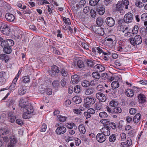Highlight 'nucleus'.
<instances>
[{
    "label": "nucleus",
    "mask_w": 147,
    "mask_h": 147,
    "mask_svg": "<svg viewBox=\"0 0 147 147\" xmlns=\"http://www.w3.org/2000/svg\"><path fill=\"white\" fill-rule=\"evenodd\" d=\"M131 43L134 46L140 44L142 41V39L141 36L137 35L134 38H130L129 39Z\"/></svg>",
    "instance_id": "f257e3e1"
},
{
    "label": "nucleus",
    "mask_w": 147,
    "mask_h": 147,
    "mask_svg": "<svg viewBox=\"0 0 147 147\" xmlns=\"http://www.w3.org/2000/svg\"><path fill=\"white\" fill-rule=\"evenodd\" d=\"M90 28L94 32L99 35L103 36L104 34L103 29L99 26L93 25L90 27Z\"/></svg>",
    "instance_id": "f03ea898"
},
{
    "label": "nucleus",
    "mask_w": 147,
    "mask_h": 147,
    "mask_svg": "<svg viewBox=\"0 0 147 147\" xmlns=\"http://www.w3.org/2000/svg\"><path fill=\"white\" fill-rule=\"evenodd\" d=\"M0 30L2 33L5 35H8L10 34L9 28L6 23H3L1 24Z\"/></svg>",
    "instance_id": "7ed1b4c3"
},
{
    "label": "nucleus",
    "mask_w": 147,
    "mask_h": 147,
    "mask_svg": "<svg viewBox=\"0 0 147 147\" xmlns=\"http://www.w3.org/2000/svg\"><path fill=\"white\" fill-rule=\"evenodd\" d=\"M134 15L130 12L126 14L123 18L124 21L126 23H130L132 22L133 20Z\"/></svg>",
    "instance_id": "20e7f679"
},
{
    "label": "nucleus",
    "mask_w": 147,
    "mask_h": 147,
    "mask_svg": "<svg viewBox=\"0 0 147 147\" xmlns=\"http://www.w3.org/2000/svg\"><path fill=\"white\" fill-rule=\"evenodd\" d=\"M111 129L110 127L107 125H104V127L100 129L101 133L105 136H109L110 134V130Z\"/></svg>",
    "instance_id": "39448f33"
},
{
    "label": "nucleus",
    "mask_w": 147,
    "mask_h": 147,
    "mask_svg": "<svg viewBox=\"0 0 147 147\" xmlns=\"http://www.w3.org/2000/svg\"><path fill=\"white\" fill-rule=\"evenodd\" d=\"M59 71L58 67L56 65H54L52 67L51 69L49 71V73L51 76L53 77L56 74L59 73Z\"/></svg>",
    "instance_id": "423d86ee"
},
{
    "label": "nucleus",
    "mask_w": 147,
    "mask_h": 147,
    "mask_svg": "<svg viewBox=\"0 0 147 147\" xmlns=\"http://www.w3.org/2000/svg\"><path fill=\"white\" fill-rule=\"evenodd\" d=\"M14 44V42L13 40L11 39H7L3 41L1 44V45L2 47H4L5 46H7L11 47Z\"/></svg>",
    "instance_id": "0eeeda50"
},
{
    "label": "nucleus",
    "mask_w": 147,
    "mask_h": 147,
    "mask_svg": "<svg viewBox=\"0 0 147 147\" xmlns=\"http://www.w3.org/2000/svg\"><path fill=\"white\" fill-rule=\"evenodd\" d=\"M29 104L28 101L26 100L25 99L21 98L19 102V106L22 108L25 109L27 108L28 107V105Z\"/></svg>",
    "instance_id": "6e6552de"
},
{
    "label": "nucleus",
    "mask_w": 147,
    "mask_h": 147,
    "mask_svg": "<svg viewBox=\"0 0 147 147\" xmlns=\"http://www.w3.org/2000/svg\"><path fill=\"white\" fill-rule=\"evenodd\" d=\"M96 98L101 102H104L106 100V96L102 93L100 92L97 93L96 94Z\"/></svg>",
    "instance_id": "1a4fd4ad"
},
{
    "label": "nucleus",
    "mask_w": 147,
    "mask_h": 147,
    "mask_svg": "<svg viewBox=\"0 0 147 147\" xmlns=\"http://www.w3.org/2000/svg\"><path fill=\"white\" fill-rule=\"evenodd\" d=\"M66 131V128L63 126L58 127L55 130V132L58 135L63 134Z\"/></svg>",
    "instance_id": "9d476101"
},
{
    "label": "nucleus",
    "mask_w": 147,
    "mask_h": 147,
    "mask_svg": "<svg viewBox=\"0 0 147 147\" xmlns=\"http://www.w3.org/2000/svg\"><path fill=\"white\" fill-rule=\"evenodd\" d=\"M96 138L97 141L100 143L104 142L106 140V136L101 133L98 134Z\"/></svg>",
    "instance_id": "9b49d317"
},
{
    "label": "nucleus",
    "mask_w": 147,
    "mask_h": 147,
    "mask_svg": "<svg viewBox=\"0 0 147 147\" xmlns=\"http://www.w3.org/2000/svg\"><path fill=\"white\" fill-rule=\"evenodd\" d=\"M106 24L110 27L113 26L115 23L114 20L111 17H108L105 20Z\"/></svg>",
    "instance_id": "f8f14e48"
},
{
    "label": "nucleus",
    "mask_w": 147,
    "mask_h": 147,
    "mask_svg": "<svg viewBox=\"0 0 147 147\" xmlns=\"http://www.w3.org/2000/svg\"><path fill=\"white\" fill-rule=\"evenodd\" d=\"M16 118V116L13 112L10 111L9 113L8 120L9 121L12 123H13Z\"/></svg>",
    "instance_id": "ddd939ff"
},
{
    "label": "nucleus",
    "mask_w": 147,
    "mask_h": 147,
    "mask_svg": "<svg viewBox=\"0 0 147 147\" xmlns=\"http://www.w3.org/2000/svg\"><path fill=\"white\" fill-rule=\"evenodd\" d=\"M132 145V140L130 138H127L126 142H122L120 144L121 147H129Z\"/></svg>",
    "instance_id": "4468645a"
},
{
    "label": "nucleus",
    "mask_w": 147,
    "mask_h": 147,
    "mask_svg": "<svg viewBox=\"0 0 147 147\" xmlns=\"http://www.w3.org/2000/svg\"><path fill=\"white\" fill-rule=\"evenodd\" d=\"M27 91L26 87L23 85L20 86L18 89V93L20 95H23L26 93Z\"/></svg>",
    "instance_id": "2eb2a0df"
},
{
    "label": "nucleus",
    "mask_w": 147,
    "mask_h": 147,
    "mask_svg": "<svg viewBox=\"0 0 147 147\" xmlns=\"http://www.w3.org/2000/svg\"><path fill=\"white\" fill-rule=\"evenodd\" d=\"M17 82L13 81L12 82L11 85L9 87H7L5 88H2L0 90L1 91H3L5 90H7L9 89L11 91H12L15 89L16 84Z\"/></svg>",
    "instance_id": "dca6fc26"
},
{
    "label": "nucleus",
    "mask_w": 147,
    "mask_h": 147,
    "mask_svg": "<svg viewBox=\"0 0 147 147\" xmlns=\"http://www.w3.org/2000/svg\"><path fill=\"white\" fill-rule=\"evenodd\" d=\"M5 17L6 20L10 22H13L15 19L14 15L10 13H6Z\"/></svg>",
    "instance_id": "f3484780"
},
{
    "label": "nucleus",
    "mask_w": 147,
    "mask_h": 147,
    "mask_svg": "<svg viewBox=\"0 0 147 147\" xmlns=\"http://www.w3.org/2000/svg\"><path fill=\"white\" fill-rule=\"evenodd\" d=\"M72 82L73 84H77L80 81V78L77 75L75 74L72 76L71 77Z\"/></svg>",
    "instance_id": "a211bd4d"
},
{
    "label": "nucleus",
    "mask_w": 147,
    "mask_h": 147,
    "mask_svg": "<svg viewBox=\"0 0 147 147\" xmlns=\"http://www.w3.org/2000/svg\"><path fill=\"white\" fill-rule=\"evenodd\" d=\"M139 102L141 103H144L146 101L145 96L143 94H140L138 96Z\"/></svg>",
    "instance_id": "6ab92c4d"
},
{
    "label": "nucleus",
    "mask_w": 147,
    "mask_h": 147,
    "mask_svg": "<svg viewBox=\"0 0 147 147\" xmlns=\"http://www.w3.org/2000/svg\"><path fill=\"white\" fill-rule=\"evenodd\" d=\"M0 59L5 63L7 62L9 59V57L8 55L5 54H2L0 55Z\"/></svg>",
    "instance_id": "aec40b11"
},
{
    "label": "nucleus",
    "mask_w": 147,
    "mask_h": 147,
    "mask_svg": "<svg viewBox=\"0 0 147 147\" xmlns=\"http://www.w3.org/2000/svg\"><path fill=\"white\" fill-rule=\"evenodd\" d=\"M95 102V100L94 98H89L87 97L85 99V102H86L89 105H93Z\"/></svg>",
    "instance_id": "412c9836"
},
{
    "label": "nucleus",
    "mask_w": 147,
    "mask_h": 147,
    "mask_svg": "<svg viewBox=\"0 0 147 147\" xmlns=\"http://www.w3.org/2000/svg\"><path fill=\"white\" fill-rule=\"evenodd\" d=\"M78 129L81 134H85L86 131V128L83 124H80L78 126Z\"/></svg>",
    "instance_id": "4be33fe9"
},
{
    "label": "nucleus",
    "mask_w": 147,
    "mask_h": 147,
    "mask_svg": "<svg viewBox=\"0 0 147 147\" xmlns=\"http://www.w3.org/2000/svg\"><path fill=\"white\" fill-rule=\"evenodd\" d=\"M141 115L139 113L137 114L133 118V120L135 123H138L140 120Z\"/></svg>",
    "instance_id": "5701e85b"
},
{
    "label": "nucleus",
    "mask_w": 147,
    "mask_h": 147,
    "mask_svg": "<svg viewBox=\"0 0 147 147\" xmlns=\"http://www.w3.org/2000/svg\"><path fill=\"white\" fill-rule=\"evenodd\" d=\"M3 47H4L3 51L4 53L9 54L11 52L12 50L11 47L5 46Z\"/></svg>",
    "instance_id": "b1692460"
},
{
    "label": "nucleus",
    "mask_w": 147,
    "mask_h": 147,
    "mask_svg": "<svg viewBox=\"0 0 147 147\" xmlns=\"http://www.w3.org/2000/svg\"><path fill=\"white\" fill-rule=\"evenodd\" d=\"M40 89V88H39L40 92L42 94H43L44 92H46L47 94L49 95H51L52 94V91L51 88H46V89L44 88L43 91L42 90H41Z\"/></svg>",
    "instance_id": "393cba45"
},
{
    "label": "nucleus",
    "mask_w": 147,
    "mask_h": 147,
    "mask_svg": "<svg viewBox=\"0 0 147 147\" xmlns=\"http://www.w3.org/2000/svg\"><path fill=\"white\" fill-rule=\"evenodd\" d=\"M141 20L144 22V25H147V13H145L142 14L141 16Z\"/></svg>",
    "instance_id": "a878e982"
},
{
    "label": "nucleus",
    "mask_w": 147,
    "mask_h": 147,
    "mask_svg": "<svg viewBox=\"0 0 147 147\" xmlns=\"http://www.w3.org/2000/svg\"><path fill=\"white\" fill-rule=\"evenodd\" d=\"M123 7L121 1H118L116 5V10L117 11H123Z\"/></svg>",
    "instance_id": "bb28decb"
},
{
    "label": "nucleus",
    "mask_w": 147,
    "mask_h": 147,
    "mask_svg": "<svg viewBox=\"0 0 147 147\" xmlns=\"http://www.w3.org/2000/svg\"><path fill=\"white\" fill-rule=\"evenodd\" d=\"M101 82V81L100 80L94 79L89 82V85L92 86H94Z\"/></svg>",
    "instance_id": "cd10ccee"
},
{
    "label": "nucleus",
    "mask_w": 147,
    "mask_h": 147,
    "mask_svg": "<svg viewBox=\"0 0 147 147\" xmlns=\"http://www.w3.org/2000/svg\"><path fill=\"white\" fill-rule=\"evenodd\" d=\"M125 94L129 97H132L134 95V92L131 89H128L125 92Z\"/></svg>",
    "instance_id": "c85d7f7f"
},
{
    "label": "nucleus",
    "mask_w": 147,
    "mask_h": 147,
    "mask_svg": "<svg viewBox=\"0 0 147 147\" xmlns=\"http://www.w3.org/2000/svg\"><path fill=\"white\" fill-rule=\"evenodd\" d=\"M14 101L12 97H9L6 101V105L9 107H11L14 103Z\"/></svg>",
    "instance_id": "c756f323"
},
{
    "label": "nucleus",
    "mask_w": 147,
    "mask_h": 147,
    "mask_svg": "<svg viewBox=\"0 0 147 147\" xmlns=\"http://www.w3.org/2000/svg\"><path fill=\"white\" fill-rule=\"evenodd\" d=\"M72 100L76 104H79L81 102V98L78 96H74L72 98Z\"/></svg>",
    "instance_id": "7c9ffc66"
},
{
    "label": "nucleus",
    "mask_w": 147,
    "mask_h": 147,
    "mask_svg": "<svg viewBox=\"0 0 147 147\" xmlns=\"http://www.w3.org/2000/svg\"><path fill=\"white\" fill-rule=\"evenodd\" d=\"M28 107H27V108H25L24 109L26 111V112L28 113H32L34 111L33 109L32 105L30 104L28 105Z\"/></svg>",
    "instance_id": "2f4dec72"
},
{
    "label": "nucleus",
    "mask_w": 147,
    "mask_h": 147,
    "mask_svg": "<svg viewBox=\"0 0 147 147\" xmlns=\"http://www.w3.org/2000/svg\"><path fill=\"white\" fill-rule=\"evenodd\" d=\"M94 92V89L92 88H89L85 90V94L87 95H90Z\"/></svg>",
    "instance_id": "473e14b6"
},
{
    "label": "nucleus",
    "mask_w": 147,
    "mask_h": 147,
    "mask_svg": "<svg viewBox=\"0 0 147 147\" xmlns=\"http://www.w3.org/2000/svg\"><path fill=\"white\" fill-rule=\"evenodd\" d=\"M59 71L60 72L62 76H66L68 74L67 70L65 68H61L60 70H59Z\"/></svg>",
    "instance_id": "72a5a7b5"
},
{
    "label": "nucleus",
    "mask_w": 147,
    "mask_h": 147,
    "mask_svg": "<svg viewBox=\"0 0 147 147\" xmlns=\"http://www.w3.org/2000/svg\"><path fill=\"white\" fill-rule=\"evenodd\" d=\"M95 67L97 69V71L99 72H102L105 70V67L100 64L96 65Z\"/></svg>",
    "instance_id": "f704fd0d"
},
{
    "label": "nucleus",
    "mask_w": 147,
    "mask_h": 147,
    "mask_svg": "<svg viewBox=\"0 0 147 147\" xmlns=\"http://www.w3.org/2000/svg\"><path fill=\"white\" fill-rule=\"evenodd\" d=\"M96 23L98 26H101L103 23V19L100 17L97 18L96 19Z\"/></svg>",
    "instance_id": "c9c22d12"
},
{
    "label": "nucleus",
    "mask_w": 147,
    "mask_h": 147,
    "mask_svg": "<svg viewBox=\"0 0 147 147\" xmlns=\"http://www.w3.org/2000/svg\"><path fill=\"white\" fill-rule=\"evenodd\" d=\"M22 80L24 83L26 84L29 83L30 82V76L28 75L23 77L22 78Z\"/></svg>",
    "instance_id": "e433bc0d"
},
{
    "label": "nucleus",
    "mask_w": 147,
    "mask_h": 147,
    "mask_svg": "<svg viewBox=\"0 0 147 147\" xmlns=\"http://www.w3.org/2000/svg\"><path fill=\"white\" fill-rule=\"evenodd\" d=\"M111 86L114 89L118 88L119 86V82L116 81L113 82L111 84Z\"/></svg>",
    "instance_id": "4c0bfd02"
},
{
    "label": "nucleus",
    "mask_w": 147,
    "mask_h": 147,
    "mask_svg": "<svg viewBox=\"0 0 147 147\" xmlns=\"http://www.w3.org/2000/svg\"><path fill=\"white\" fill-rule=\"evenodd\" d=\"M122 4L124 6L125 8L126 9H128V6L129 5V1L128 0H122L121 1Z\"/></svg>",
    "instance_id": "58836bf2"
},
{
    "label": "nucleus",
    "mask_w": 147,
    "mask_h": 147,
    "mask_svg": "<svg viewBox=\"0 0 147 147\" xmlns=\"http://www.w3.org/2000/svg\"><path fill=\"white\" fill-rule=\"evenodd\" d=\"M97 11L100 15H102L105 12V8L102 6L99 7L97 9Z\"/></svg>",
    "instance_id": "ea45409f"
},
{
    "label": "nucleus",
    "mask_w": 147,
    "mask_h": 147,
    "mask_svg": "<svg viewBox=\"0 0 147 147\" xmlns=\"http://www.w3.org/2000/svg\"><path fill=\"white\" fill-rule=\"evenodd\" d=\"M94 109L96 110H100L102 109V105L100 103H96L94 105Z\"/></svg>",
    "instance_id": "a19ab883"
},
{
    "label": "nucleus",
    "mask_w": 147,
    "mask_h": 147,
    "mask_svg": "<svg viewBox=\"0 0 147 147\" xmlns=\"http://www.w3.org/2000/svg\"><path fill=\"white\" fill-rule=\"evenodd\" d=\"M6 73L4 71L0 72V82H3L5 79Z\"/></svg>",
    "instance_id": "79ce46f5"
},
{
    "label": "nucleus",
    "mask_w": 147,
    "mask_h": 147,
    "mask_svg": "<svg viewBox=\"0 0 147 147\" xmlns=\"http://www.w3.org/2000/svg\"><path fill=\"white\" fill-rule=\"evenodd\" d=\"M99 117L102 119H105L107 117L108 115L105 111H102L99 113Z\"/></svg>",
    "instance_id": "37998d69"
},
{
    "label": "nucleus",
    "mask_w": 147,
    "mask_h": 147,
    "mask_svg": "<svg viewBox=\"0 0 147 147\" xmlns=\"http://www.w3.org/2000/svg\"><path fill=\"white\" fill-rule=\"evenodd\" d=\"M117 136L115 134H113L111 135L109 138V140L110 142H113L116 140Z\"/></svg>",
    "instance_id": "c03bdc74"
},
{
    "label": "nucleus",
    "mask_w": 147,
    "mask_h": 147,
    "mask_svg": "<svg viewBox=\"0 0 147 147\" xmlns=\"http://www.w3.org/2000/svg\"><path fill=\"white\" fill-rule=\"evenodd\" d=\"M92 76L93 78H96V80H99L100 77V74L98 72H93L92 74Z\"/></svg>",
    "instance_id": "a18cd8bd"
},
{
    "label": "nucleus",
    "mask_w": 147,
    "mask_h": 147,
    "mask_svg": "<svg viewBox=\"0 0 147 147\" xmlns=\"http://www.w3.org/2000/svg\"><path fill=\"white\" fill-rule=\"evenodd\" d=\"M67 119V117L65 116H63L61 115H59L58 117V120L59 121L64 122H65Z\"/></svg>",
    "instance_id": "49530a36"
},
{
    "label": "nucleus",
    "mask_w": 147,
    "mask_h": 147,
    "mask_svg": "<svg viewBox=\"0 0 147 147\" xmlns=\"http://www.w3.org/2000/svg\"><path fill=\"white\" fill-rule=\"evenodd\" d=\"M77 65L79 68L84 67V65L83 61L80 60H78L77 62Z\"/></svg>",
    "instance_id": "de8ad7c7"
},
{
    "label": "nucleus",
    "mask_w": 147,
    "mask_h": 147,
    "mask_svg": "<svg viewBox=\"0 0 147 147\" xmlns=\"http://www.w3.org/2000/svg\"><path fill=\"white\" fill-rule=\"evenodd\" d=\"M64 22L66 26L69 25L71 24V22L69 18L64 17L63 18Z\"/></svg>",
    "instance_id": "09e8293b"
},
{
    "label": "nucleus",
    "mask_w": 147,
    "mask_h": 147,
    "mask_svg": "<svg viewBox=\"0 0 147 147\" xmlns=\"http://www.w3.org/2000/svg\"><path fill=\"white\" fill-rule=\"evenodd\" d=\"M113 111L114 113H120L122 112V109L120 107H115L113 109Z\"/></svg>",
    "instance_id": "8fccbe9b"
},
{
    "label": "nucleus",
    "mask_w": 147,
    "mask_h": 147,
    "mask_svg": "<svg viewBox=\"0 0 147 147\" xmlns=\"http://www.w3.org/2000/svg\"><path fill=\"white\" fill-rule=\"evenodd\" d=\"M135 4L137 7H142L144 5V4L143 3L138 0L136 1Z\"/></svg>",
    "instance_id": "3c124183"
},
{
    "label": "nucleus",
    "mask_w": 147,
    "mask_h": 147,
    "mask_svg": "<svg viewBox=\"0 0 147 147\" xmlns=\"http://www.w3.org/2000/svg\"><path fill=\"white\" fill-rule=\"evenodd\" d=\"M100 0H90V4L92 6H94L97 4Z\"/></svg>",
    "instance_id": "603ef678"
},
{
    "label": "nucleus",
    "mask_w": 147,
    "mask_h": 147,
    "mask_svg": "<svg viewBox=\"0 0 147 147\" xmlns=\"http://www.w3.org/2000/svg\"><path fill=\"white\" fill-rule=\"evenodd\" d=\"M82 86L84 87H87L90 86L89 82L87 80L83 81L81 84Z\"/></svg>",
    "instance_id": "864d4df0"
},
{
    "label": "nucleus",
    "mask_w": 147,
    "mask_h": 147,
    "mask_svg": "<svg viewBox=\"0 0 147 147\" xmlns=\"http://www.w3.org/2000/svg\"><path fill=\"white\" fill-rule=\"evenodd\" d=\"M118 104V102L117 101L112 100L110 102L109 105L111 107H114L117 106Z\"/></svg>",
    "instance_id": "5fc2aeb1"
},
{
    "label": "nucleus",
    "mask_w": 147,
    "mask_h": 147,
    "mask_svg": "<svg viewBox=\"0 0 147 147\" xmlns=\"http://www.w3.org/2000/svg\"><path fill=\"white\" fill-rule=\"evenodd\" d=\"M75 125V124L73 123H67L65 124V126L67 128L72 129L73 127Z\"/></svg>",
    "instance_id": "6e6d98bb"
},
{
    "label": "nucleus",
    "mask_w": 147,
    "mask_h": 147,
    "mask_svg": "<svg viewBox=\"0 0 147 147\" xmlns=\"http://www.w3.org/2000/svg\"><path fill=\"white\" fill-rule=\"evenodd\" d=\"M121 30L123 33H126L129 31V28L127 26H121Z\"/></svg>",
    "instance_id": "4d7b16f0"
},
{
    "label": "nucleus",
    "mask_w": 147,
    "mask_h": 147,
    "mask_svg": "<svg viewBox=\"0 0 147 147\" xmlns=\"http://www.w3.org/2000/svg\"><path fill=\"white\" fill-rule=\"evenodd\" d=\"M1 134L2 135H7L9 133V131L6 128H3L1 131Z\"/></svg>",
    "instance_id": "13d9d810"
},
{
    "label": "nucleus",
    "mask_w": 147,
    "mask_h": 147,
    "mask_svg": "<svg viewBox=\"0 0 147 147\" xmlns=\"http://www.w3.org/2000/svg\"><path fill=\"white\" fill-rule=\"evenodd\" d=\"M139 29L138 26L137 25H135L134 27L132 30V33L133 34H137L138 32Z\"/></svg>",
    "instance_id": "bf43d9fd"
},
{
    "label": "nucleus",
    "mask_w": 147,
    "mask_h": 147,
    "mask_svg": "<svg viewBox=\"0 0 147 147\" xmlns=\"http://www.w3.org/2000/svg\"><path fill=\"white\" fill-rule=\"evenodd\" d=\"M53 86L55 88H57L59 85V81L57 80L54 81L52 83Z\"/></svg>",
    "instance_id": "052dcab7"
},
{
    "label": "nucleus",
    "mask_w": 147,
    "mask_h": 147,
    "mask_svg": "<svg viewBox=\"0 0 147 147\" xmlns=\"http://www.w3.org/2000/svg\"><path fill=\"white\" fill-rule=\"evenodd\" d=\"M10 140L11 144H15L16 143L17 140L15 136H12L10 137Z\"/></svg>",
    "instance_id": "680f3d73"
},
{
    "label": "nucleus",
    "mask_w": 147,
    "mask_h": 147,
    "mask_svg": "<svg viewBox=\"0 0 147 147\" xmlns=\"http://www.w3.org/2000/svg\"><path fill=\"white\" fill-rule=\"evenodd\" d=\"M86 62L87 65L90 67H92L94 65V62L91 60H88Z\"/></svg>",
    "instance_id": "e2e57ef3"
},
{
    "label": "nucleus",
    "mask_w": 147,
    "mask_h": 147,
    "mask_svg": "<svg viewBox=\"0 0 147 147\" xmlns=\"http://www.w3.org/2000/svg\"><path fill=\"white\" fill-rule=\"evenodd\" d=\"M101 123L105 125H107L109 124L110 123V121H109L108 119H104L101 120H100Z\"/></svg>",
    "instance_id": "0e129e2a"
},
{
    "label": "nucleus",
    "mask_w": 147,
    "mask_h": 147,
    "mask_svg": "<svg viewBox=\"0 0 147 147\" xmlns=\"http://www.w3.org/2000/svg\"><path fill=\"white\" fill-rule=\"evenodd\" d=\"M74 92L76 93H79L81 90L80 86L78 85L76 86L74 88Z\"/></svg>",
    "instance_id": "69168bd1"
},
{
    "label": "nucleus",
    "mask_w": 147,
    "mask_h": 147,
    "mask_svg": "<svg viewBox=\"0 0 147 147\" xmlns=\"http://www.w3.org/2000/svg\"><path fill=\"white\" fill-rule=\"evenodd\" d=\"M30 113H28L26 112L23 114L22 115V117L23 119H29L30 117L29 115Z\"/></svg>",
    "instance_id": "338daca9"
},
{
    "label": "nucleus",
    "mask_w": 147,
    "mask_h": 147,
    "mask_svg": "<svg viewBox=\"0 0 147 147\" xmlns=\"http://www.w3.org/2000/svg\"><path fill=\"white\" fill-rule=\"evenodd\" d=\"M133 34L132 32H129V31H127V32H126L124 34V36L127 38L133 36Z\"/></svg>",
    "instance_id": "774afa93"
}]
</instances>
